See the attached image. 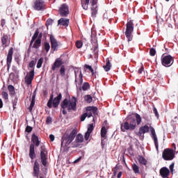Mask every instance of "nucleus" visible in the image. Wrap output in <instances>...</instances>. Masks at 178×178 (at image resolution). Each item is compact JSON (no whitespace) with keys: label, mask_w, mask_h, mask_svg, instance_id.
<instances>
[{"label":"nucleus","mask_w":178,"mask_h":178,"mask_svg":"<svg viewBox=\"0 0 178 178\" xmlns=\"http://www.w3.org/2000/svg\"><path fill=\"white\" fill-rule=\"evenodd\" d=\"M141 123V116L138 114H135V118H131L129 122H125L121 124L122 131H126V130H134L137 127V124Z\"/></svg>","instance_id":"f257e3e1"},{"label":"nucleus","mask_w":178,"mask_h":178,"mask_svg":"<svg viewBox=\"0 0 178 178\" xmlns=\"http://www.w3.org/2000/svg\"><path fill=\"white\" fill-rule=\"evenodd\" d=\"M76 97H72L70 101L67 99L63 100L61 104V108L63 109H67V111H75L76 110Z\"/></svg>","instance_id":"f03ea898"},{"label":"nucleus","mask_w":178,"mask_h":178,"mask_svg":"<svg viewBox=\"0 0 178 178\" xmlns=\"http://www.w3.org/2000/svg\"><path fill=\"white\" fill-rule=\"evenodd\" d=\"M76 134H77V130L76 129L72 130L69 135L65 134L63 137L61 147H63L65 145V147H67V145H69L72 143V141L74 140Z\"/></svg>","instance_id":"7ed1b4c3"},{"label":"nucleus","mask_w":178,"mask_h":178,"mask_svg":"<svg viewBox=\"0 0 178 178\" xmlns=\"http://www.w3.org/2000/svg\"><path fill=\"white\" fill-rule=\"evenodd\" d=\"M134 30V26L133 22H131V21L128 22L127 24L125 35H126V38H127L129 42V41H132V40H133V34L132 33H133Z\"/></svg>","instance_id":"20e7f679"},{"label":"nucleus","mask_w":178,"mask_h":178,"mask_svg":"<svg viewBox=\"0 0 178 178\" xmlns=\"http://www.w3.org/2000/svg\"><path fill=\"white\" fill-rule=\"evenodd\" d=\"M162 158L164 161H172L175 158V152L173 149H165L163 152Z\"/></svg>","instance_id":"39448f33"},{"label":"nucleus","mask_w":178,"mask_h":178,"mask_svg":"<svg viewBox=\"0 0 178 178\" xmlns=\"http://www.w3.org/2000/svg\"><path fill=\"white\" fill-rule=\"evenodd\" d=\"M161 63L163 66H165V67H170V66L173 65V57L171 56H162Z\"/></svg>","instance_id":"423d86ee"},{"label":"nucleus","mask_w":178,"mask_h":178,"mask_svg":"<svg viewBox=\"0 0 178 178\" xmlns=\"http://www.w3.org/2000/svg\"><path fill=\"white\" fill-rule=\"evenodd\" d=\"M48 152H47V149L45 148V146L41 147V151H40V158L42 161V163L44 166L47 165V155Z\"/></svg>","instance_id":"0eeeda50"},{"label":"nucleus","mask_w":178,"mask_h":178,"mask_svg":"<svg viewBox=\"0 0 178 178\" xmlns=\"http://www.w3.org/2000/svg\"><path fill=\"white\" fill-rule=\"evenodd\" d=\"M45 6V3L42 0H35L33 2V9L35 10H42Z\"/></svg>","instance_id":"6e6552de"},{"label":"nucleus","mask_w":178,"mask_h":178,"mask_svg":"<svg viewBox=\"0 0 178 178\" xmlns=\"http://www.w3.org/2000/svg\"><path fill=\"white\" fill-rule=\"evenodd\" d=\"M24 80L27 86H31V83L34 80V70L27 73Z\"/></svg>","instance_id":"1a4fd4ad"},{"label":"nucleus","mask_w":178,"mask_h":178,"mask_svg":"<svg viewBox=\"0 0 178 178\" xmlns=\"http://www.w3.org/2000/svg\"><path fill=\"white\" fill-rule=\"evenodd\" d=\"M50 40H51V49L53 51H56L60 47V42L56 41V39L54 38V36L51 35L50 36Z\"/></svg>","instance_id":"9d476101"},{"label":"nucleus","mask_w":178,"mask_h":178,"mask_svg":"<svg viewBox=\"0 0 178 178\" xmlns=\"http://www.w3.org/2000/svg\"><path fill=\"white\" fill-rule=\"evenodd\" d=\"M60 16L69 15V7L66 4H62L59 9Z\"/></svg>","instance_id":"9b49d317"},{"label":"nucleus","mask_w":178,"mask_h":178,"mask_svg":"<svg viewBox=\"0 0 178 178\" xmlns=\"http://www.w3.org/2000/svg\"><path fill=\"white\" fill-rule=\"evenodd\" d=\"M88 118H91L92 115H97V107L88 106L86 108Z\"/></svg>","instance_id":"f8f14e48"},{"label":"nucleus","mask_w":178,"mask_h":178,"mask_svg":"<svg viewBox=\"0 0 178 178\" xmlns=\"http://www.w3.org/2000/svg\"><path fill=\"white\" fill-rule=\"evenodd\" d=\"M1 42L3 44V47L6 48V47H8V45L10 44V38L6 35H4L1 38Z\"/></svg>","instance_id":"ddd939ff"},{"label":"nucleus","mask_w":178,"mask_h":178,"mask_svg":"<svg viewBox=\"0 0 178 178\" xmlns=\"http://www.w3.org/2000/svg\"><path fill=\"white\" fill-rule=\"evenodd\" d=\"M38 173H40V163H38V161H35V163H34V165H33V175L35 177H38Z\"/></svg>","instance_id":"4468645a"},{"label":"nucleus","mask_w":178,"mask_h":178,"mask_svg":"<svg viewBox=\"0 0 178 178\" xmlns=\"http://www.w3.org/2000/svg\"><path fill=\"white\" fill-rule=\"evenodd\" d=\"M150 129H151L152 138L154 141V145L156 149H158V138L156 137V133H155V129L154 128L150 127Z\"/></svg>","instance_id":"2eb2a0df"},{"label":"nucleus","mask_w":178,"mask_h":178,"mask_svg":"<svg viewBox=\"0 0 178 178\" xmlns=\"http://www.w3.org/2000/svg\"><path fill=\"white\" fill-rule=\"evenodd\" d=\"M84 141V136L81 134H78L75 138V146L79 147Z\"/></svg>","instance_id":"dca6fc26"},{"label":"nucleus","mask_w":178,"mask_h":178,"mask_svg":"<svg viewBox=\"0 0 178 178\" xmlns=\"http://www.w3.org/2000/svg\"><path fill=\"white\" fill-rule=\"evenodd\" d=\"M91 3L92 16H95L98 12V10L97 9V0H92Z\"/></svg>","instance_id":"f3484780"},{"label":"nucleus","mask_w":178,"mask_h":178,"mask_svg":"<svg viewBox=\"0 0 178 178\" xmlns=\"http://www.w3.org/2000/svg\"><path fill=\"white\" fill-rule=\"evenodd\" d=\"M92 130H94V127L92 126V124H90L88 127L87 132L85 134V140L86 141H88V139L90 138V135L91 134V133H92Z\"/></svg>","instance_id":"a211bd4d"},{"label":"nucleus","mask_w":178,"mask_h":178,"mask_svg":"<svg viewBox=\"0 0 178 178\" xmlns=\"http://www.w3.org/2000/svg\"><path fill=\"white\" fill-rule=\"evenodd\" d=\"M169 173H170V171L168 168L164 167L160 170V175H161L162 177L163 178L168 177V176H169Z\"/></svg>","instance_id":"6ab92c4d"},{"label":"nucleus","mask_w":178,"mask_h":178,"mask_svg":"<svg viewBox=\"0 0 178 178\" xmlns=\"http://www.w3.org/2000/svg\"><path fill=\"white\" fill-rule=\"evenodd\" d=\"M13 55V48L10 49L8 51V54L7 56V65L8 67L10 66V63H12V56Z\"/></svg>","instance_id":"aec40b11"},{"label":"nucleus","mask_w":178,"mask_h":178,"mask_svg":"<svg viewBox=\"0 0 178 178\" xmlns=\"http://www.w3.org/2000/svg\"><path fill=\"white\" fill-rule=\"evenodd\" d=\"M60 99H62V94H59L58 97L54 99L53 100V106L54 108H56L59 105V102H60Z\"/></svg>","instance_id":"412c9836"},{"label":"nucleus","mask_w":178,"mask_h":178,"mask_svg":"<svg viewBox=\"0 0 178 178\" xmlns=\"http://www.w3.org/2000/svg\"><path fill=\"white\" fill-rule=\"evenodd\" d=\"M63 63L62 62V60H60V59H57V60L54 62L53 66L51 67V70H55L56 69H57V67H60V66H62Z\"/></svg>","instance_id":"4be33fe9"},{"label":"nucleus","mask_w":178,"mask_h":178,"mask_svg":"<svg viewBox=\"0 0 178 178\" xmlns=\"http://www.w3.org/2000/svg\"><path fill=\"white\" fill-rule=\"evenodd\" d=\"M29 156L31 159H34L35 158V152L34 149V145L31 144L30 145V149H29Z\"/></svg>","instance_id":"5701e85b"},{"label":"nucleus","mask_w":178,"mask_h":178,"mask_svg":"<svg viewBox=\"0 0 178 178\" xmlns=\"http://www.w3.org/2000/svg\"><path fill=\"white\" fill-rule=\"evenodd\" d=\"M58 25L65 26V27H67L69 26V19L61 18L58 20Z\"/></svg>","instance_id":"b1692460"},{"label":"nucleus","mask_w":178,"mask_h":178,"mask_svg":"<svg viewBox=\"0 0 178 178\" xmlns=\"http://www.w3.org/2000/svg\"><path fill=\"white\" fill-rule=\"evenodd\" d=\"M148 131H149V127L147 125H145L139 129L140 134H145V133H148Z\"/></svg>","instance_id":"393cba45"},{"label":"nucleus","mask_w":178,"mask_h":178,"mask_svg":"<svg viewBox=\"0 0 178 178\" xmlns=\"http://www.w3.org/2000/svg\"><path fill=\"white\" fill-rule=\"evenodd\" d=\"M81 2L83 9L87 10V9H88V3H90V0H81Z\"/></svg>","instance_id":"a878e982"},{"label":"nucleus","mask_w":178,"mask_h":178,"mask_svg":"<svg viewBox=\"0 0 178 178\" xmlns=\"http://www.w3.org/2000/svg\"><path fill=\"white\" fill-rule=\"evenodd\" d=\"M39 47H41V38L36 39L35 43L33 45V48H35V49H38Z\"/></svg>","instance_id":"bb28decb"},{"label":"nucleus","mask_w":178,"mask_h":178,"mask_svg":"<svg viewBox=\"0 0 178 178\" xmlns=\"http://www.w3.org/2000/svg\"><path fill=\"white\" fill-rule=\"evenodd\" d=\"M32 141L34 144H35L36 147H38V145H40V140H38V136H35V134H33Z\"/></svg>","instance_id":"cd10ccee"},{"label":"nucleus","mask_w":178,"mask_h":178,"mask_svg":"<svg viewBox=\"0 0 178 178\" xmlns=\"http://www.w3.org/2000/svg\"><path fill=\"white\" fill-rule=\"evenodd\" d=\"M105 72H109L111 70V67H112V65H111V62L109 60L107 61L106 63V65L103 66Z\"/></svg>","instance_id":"c85d7f7f"},{"label":"nucleus","mask_w":178,"mask_h":178,"mask_svg":"<svg viewBox=\"0 0 178 178\" xmlns=\"http://www.w3.org/2000/svg\"><path fill=\"white\" fill-rule=\"evenodd\" d=\"M38 30H36L34 35L32 37V40H31V45H33V42H34V41H35V40H37L38 37Z\"/></svg>","instance_id":"c756f323"},{"label":"nucleus","mask_w":178,"mask_h":178,"mask_svg":"<svg viewBox=\"0 0 178 178\" xmlns=\"http://www.w3.org/2000/svg\"><path fill=\"white\" fill-rule=\"evenodd\" d=\"M34 104H35V95H33L32 96L31 105L29 106L30 111L33 110V108L34 107Z\"/></svg>","instance_id":"7c9ffc66"},{"label":"nucleus","mask_w":178,"mask_h":178,"mask_svg":"<svg viewBox=\"0 0 178 178\" xmlns=\"http://www.w3.org/2000/svg\"><path fill=\"white\" fill-rule=\"evenodd\" d=\"M44 49L46 51L47 53L49 51V49H51V45L47 42H45L43 44Z\"/></svg>","instance_id":"2f4dec72"},{"label":"nucleus","mask_w":178,"mask_h":178,"mask_svg":"<svg viewBox=\"0 0 178 178\" xmlns=\"http://www.w3.org/2000/svg\"><path fill=\"white\" fill-rule=\"evenodd\" d=\"M65 71H66V68H65V66L64 65H62L60 67V75L63 76V77H65Z\"/></svg>","instance_id":"473e14b6"},{"label":"nucleus","mask_w":178,"mask_h":178,"mask_svg":"<svg viewBox=\"0 0 178 178\" xmlns=\"http://www.w3.org/2000/svg\"><path fill=\"white\" fill-rule=\"evenodd\" d=\"M106 136V128L105 127H103L101 129V137L102 138H104Z\"/></svg>","instance_id":"72a5a7b5"},{"label":"nucleus","mask_w":178,"mask_h":178,"mask_svg":"<svg viewBox=\"0 0 178 178\" xmlns=\"http://www.w3.org/2000/svg\"><path fill=\"white\" fill-rule=\"evenodd\" d=\"M138 162L141 163V165H147V160H145L143 156L138 157Z\"/></svg>","instance_id":"f704fd0d"},{"label":"nucleus","mask_w":178,"mask_h":178,"mask_svg":"<svg viewBox=\"0 0 178 178\" xmlns=\"http://www.w3.org/2000/svg\"><path fill=\"white\" fill-rule=\"evenodd\" d=\"M43 63H44V58H40L38 61V64H37L38 69H40L41 67V66H42Z\"/></svg>","instance_id":"c9c22d12"},{"label":"nucleus","mask_w":178,"mask_h":178,"mask_svg":"<svg viewBox=\"0 0 178 178\" xmlns=\"http://www.w3.org/2000/svg\"><path fill=\"white\" fill-rule=\"evenodd\" d=\"M85 100L88 104H91V102H92V97H91V95H86L85 96Z\"/></svg>","instance_id":"e433bc0d"},{"label":"nucleus","mask_w":178,"mask_h":178,"mask_svg":"<svg viewBox=\"0 0 178 178\" xmlns=\"http://www.w3.org/2000/svg\"><path fill=\"white\" fill-rule=\"evenodd\" d=\"M88 88H90V84L88 83H84L82 86V90H83V91H87Z\"/></svg>","instance_id":"4c0bfd02"},{"label":"nucleus","mask_w":178,"mask_h":178,"mask_svg":"<svg viewBox=\"0 0 178 178\" xmlns=\"http://www.w3.org/2000/svg\"><path fill=\"white\" fill-rule=\"evenodd\" d=\"M53 99H54V95H51V97H50V99L49 100V102L47 103V106L49 108H51Z\"/></svg>","instance_id":"58836bf2"},{"label":"nucleus","mask_w":178,"mask_h":178,"mask_svg":"<svg viewBox=\"0 0 178 178\" xmlns=\"http://www.w3.org/2000/svg\"><path fill=\"white\" fill-rule=\"evenodd\" d=\"M8 89L10 91V94H15V88L13 87V86H8Z\"/></svg>","instance_id":"ea45409f"},{"label":"nucleus","mask_w":178,"mask_h":178,"mask_svg":"<svg viewBox=\"0 0 178 178\" xmlns=\"http://www.w3.org/2000/svg\"><path fill=\"white\" fill-rule=\"evenodd\" d=\"M156 54V51L155 50V49L152 48L149 50V55L151 56H155V54Z\"/></svg>","instance_id":"a19ab883"},{"label":"nucleus","mask_w":178,"mask_h":178,"mask_svg":"<svg viewBox=\"0 0 178 178\" xmlns=\"http://www.w3.org/2000/svg\"><path fill=\"white\" fill-rule=\"evenodd\" d=\"M132 168H133V170L135 172V173H138L140 168L136 164H134L132 165Z\"/></svg>","instance_id":"79ce46f5"},{"label":"nucleus","mask_w":178,"mask_h":178,"mask_svg":"<svg viewBox=\"0 0 178 178\" xmlns=\"http://www.w3.org/2000/svg\"><path fill=\"white\" fill-rule=\"evenodd\" d=\"M85 67L86 69H88V70H90V72L92 73V74H94V70L92 69V67L91 66H90L89 65L86 64Z\"/></svg>","instance_id":"37998d69"},{"label":"nucleus","mask_w":178,"mask_h":178,"mask_svg":"<svg viewBox=\"0 0 178 178\" xmlns=\"http://www.w3.org/2000/svg\"><path fill=\"white\" fill-rule=\"evenodd\" d=\"M52 123V118L51 117H47L46 120V124H51Z\"/></svg>","instance_id":"c03bdc74"},{"label":"nucleus","mask_w":178,"mask_h":178,"mask_svg":"<svg viewBox=\"0 0 178 178\" xmlns=\"http://www.w3.org/2000/svg\"><path fill=\"white\" fill-rule=\"evenodd\" d=\"M76 47L81 48V47H83V42H81V41L80 40L76 41Z\"/></svg>","instance_id":"a18cd8bd"},{"label":"nucleus","mask_w":178,"mask_h":178,"mask_svg":"<svg viewBox=\"0 0 178 178\" xmlns=\"http://www.w3.org/2000/svg\"><path fill=\"white\" fill-rule=\"evenodd\" d=\"M1 95H2V97L4 99H8V95L6 92H3Z\"/></svg>","instance_id":"49530a36"},{"label":"nucleus","mask_w":178,"mask_h":178,"mask_svg":"<svg viewBox=\"0 0 178 178\" xmlns=\"http://www.w3.org/2000/svg\"><path fill=\"white\" fill-rule=\"evenodd\" d=\"M54 23V20H52L51 19H48L47 20L46 24L47 26H51V24H52Z\"/></svg>","instance_id":"de8ad7c7"},{"label":"nucleus","mask_w":178,"mask_h":178,"mask_svg":"<svg viewBox=\"0 0 178 178\" xmlns=\"http://www.w3.org/2000/svg\"><path fill=\"white\" fill-rule=\"evenodd\" d=\"M88 117V115L84 113L81 116V122H84V120H86V118Z\"/></svg>","instance_id":"09e8293b"},{"label":"nucleus","mask_w":178,"mask_h":178,"mask_svg":"<svg viewBox=\"0 0 178 178\" xmlns=\"http://www.w3.org/2000/svg\"><path fill=\"white\" fill-rule=\"evenodd\" d=\"M153 112H154L155 116H156V118H159V114H158V110H156V108H154L153 109Z\"/></svg>","instance_id":"8fccbe9b"},{"label":"nucleus","mask_w":178,"mask_h":178,"mask_svg":"<svg viewBox=\"0 0 178 178\" xmlns=\"http://www.w3.org/2000/svg\"><path fill=\"white\" fill-rule=\"evenodd\" d=\"M33 130V128L31 127L27 126L26 128V131L27 133H31V131Z\"/></svg>","instance_id":"3c124183"},{"label":"nucleus","mask_w":178,"mask_h":178,"mask_svg":"<svg viewBox=\"0 0 178 178\" xmlns=\"http://www.w3.org/2000/svg\"><path fill=\"white\" fill-rule=\"evenodd\" d=\"M79 79L80 83H83V74H81V72H80L79 73Z\"/></svg>","instance_id":"603ef678"},{"label":"nucleus","mask_w":178,"mask_h":178,"mask_svg":"<svg viewBox=\"0 0 178 178\" xmlns=\"http://www.w3.org/2000/svg\"><path fill=\"white\" fill-rule=\"evenodd\" d=\"M35 65V62L34 60H32L30 63H29V67H34V65Z\"/></svg>","instance_id":"864d4df0"},{"label":"nucleus","mask_w":178,"mask_h":178,"mask_svg":"<svg viewBox=\"0 0 178 178\" xmlns=\"http://www.w3.org/2000/svg\"><path fill=\"white\" fill-rule=\"evenodd\" d=\"M143 72H144V66L142 65L141 67L138 70V73L140 74H141V73H143Z\"/></svg>","instance_id":"5fc2aeb1"},{"label":"nucleus","mask_w":178,"mask_h":178,"mask_svg":"<svg viewBox=\"0 0 178 178\" xmlns=\"http://www.w3.org/2000/svg\"><path fill=\"white\" fill-rule=\"evenodd\" d=\"M175 168V163H172L170 165V170H171L172 172H173V168Z\"/></svg>","instance_id":"6e6d98bb"},{"label":"nucleus","mask_w":178,"mask_h":178,"mask_svg":"<svg viewBox=\"0 0 178 178\" xmlns=\"http://www.w3.org/2000/svg\"><path fill=\"white\" fill-rule=\"evenodd\" d=\"M49 138H50L51 141H54L55 140V136L53 134H51L49 136Z\"/></svg>","instance_id":"4d7b16f0"},{"label":"nucleus","mask_w":178,"mask_h":178,"mask_svg":"<svg viewBox=\"0 0 178 178\" xmlns=\"http://www.w3.org/2000/svg\"><path fill=\"white\" fill-rule=\"evenodd\" d=\"M81 159V157L78 158L76 160L74 161V163H77V162H80Z\"/></svg>","instance_id":"13d9d810"},{"label":"nucleus","mask_w":178,"mask_h":178,"mask_svg":"<svg viewBox=\"0 0 178 178\" xmlns=\"http://www.w3.org/2000/svg\"><path fill=\"white\" fill-rule=\"evenodd\" d=\"M3 106V102H2V99H0V109Z\"/></svg>","instance_id":"bf43d9fd"},{"label":"nucleus","mask_w":178,"mask_h":178,"mask_svg":"<svg viewBox=\"0 0 178 178\" xmlns=\"http://www.w3.org/2000/svg\"><path fill=\"white\" fill-rule=\"evenodd\" d=\"M1 26H2V27H3L5 26V21H4V19L1 20Z\"/></svg>","instance_id":"052dcab7"},{"label":"nucleus","mask_w":178,"mask_h":178,"mask_svg":"<svg viewBox=\"0 0 178 178\" xmlns=\"http://www.w3.org/2000/svg\"><path fill=\"white\" fill-rule=\"evenodd\" d=\"M118 178L122 177V172H120L118 173Z\"/></svg>","instance_id":"680f3d73"},{"label":"nucleus","mask_w":178,"mask_h":178,"mask_svg":"<svg viewBox=\"0 0 178 178\" xmlns=\"http://www.w3.org/2000/svg\"><path fill=\"white\" fill-rule=\"evenodd\" d=\"M66 111H67V109H63V113L64 115H66V113H67Z\"/></svg>","instance_id":"e2e57ef3"},{"label":"nucleus","mask_w":178,"mask_h":178,"mask_svg":"<svg viewBox=\"0 0 178 178\" xmlns=\"http://www.w3.org/2000/svg\"><path fill=\"white\" fill-rule=\"evenodd\" d=\"M75 77H76L75 81H77V72L76 71H75Z\"/></svg>","instance_id":"0e129e2a"},{"label":"nucleus","mask_w":178,"mask_h":178,"mask_svg":"<svg viewBox=\"0 0 178 178\" xmlns=\"http://www.w3.org/2000/svg\"><path fill=\"white\" fill-rule=\"evenodd\" d=\"M95 51H97V49H98V47H95Z\"/></svg>","instance_id":"69168bd1"},{"label":"nucleus","mask_w":178,"mask_h":178,"mask_svg":"<svg viewBox=\"0 0 178 178\" xmlns=\"http://www.w3.org/2000/svg\"><path fill=\"white\" fill-rule=\"evenodd\" d=\"M167 2H168L169 0H165Z\"/></svg>","instance_id":"338daca9"},{"label":"nucleus","mask_w":178,"mask_h":178,"mask_svg":"<svg viewBox=\"0 0 178 178\" xmlns=\"http://www.w3.org/2000/svg\"><path fill=\"white\" fill-rule=\"evenodd\" d=\"M40 178H43L42 177H40Z\"/></svg>","instance_id":"774afa93"}]
</instances>
